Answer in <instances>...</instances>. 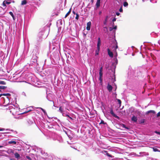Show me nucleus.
<instances>
[{"label":"nucleus","instance_id":"44","mask_svg":"<svg viewBox=\"0 0 160 160\" xmlns=\"http://www.w3.org/2000/svg\"><path fill=\"white\" fill-rule=\"evenodd\" d=\"M145 122V119H141V122L140 123H143Z\"/></svg>","mask_w":160,"mask_h":160},{"label":"nucleus","instance_id":"46","mask_svg":"<svg viewBox=\"0 0 160 160\" xmlns=\"http://www.w3.org/2000/svg\"><path fill=\"white\" fill-rule=\"evenodd\" d=\"M100 123L101 124H106V122H105L103 120H102L101 122Z\"/></svg>","mask_w":160,"mask_h":160},{"label":"nucleus","instance_id":"40","mask_svg":"<svg viewBox=\"0 0 160 160\" xmlns=\"http://www.w3.org/2000/svg\"><path fill=\"white\" fill-rule=\"evenodd\" d=\"M76 16L75 17V19L77 20H78L79 18V15L78 13H76Z\"/></svg>","mask_w":160,"mask_h":160},{"label":"nucleus","instance_id":"27","mask_svg":"<svg viewBox=\"0 0 160 160\" xmlns=\"http://www.w3.org/2000/svg\"><path fill=\"white\" fill-rule=\"evenodd\" d=\"M14 156L15 157L18 159L20 157V155L17 152H16L14 154Z\"/></svg>","mask_w":160,"mask_h":160},{"label":"nucleus","instance_id":"53","mask_svg":"<svg viewBox=\"0 0 160 160\" xmlns=\"http://www.w3.org/2000/svg\"><path fill=\"white\" fill-rule=\"evenodd\" d=\"M128 79H131L130 78H131V77H130V73L129 72H128Z\"/></svg>","mask_w":160,"mask_h":160},{"label":"nucleus","instance_id":"60","mask_svg":"<svg viewBox=\"0 0 160 160\" xmlns=\"http://www.w3.org/2000/svg\"><path fill=\"white\" fill-rule=\"evenodd\" d=\"M113 28H112V27L109 28V30L110 31H112L113 30Z\"/></svg>","mask_w":160,"mask_h":160},{"label":"nucleus","instance_id":"39","mask_svg":"<svg viewBox=\"0 0 160 160\" xmlns=\"http://www.w3.org/2000/svg\"><path fill=\"white\" fill-rule=\"evenodd\" d=\"M59 23H60V25H62V20H58L57 22V23L58 24Z\"/></svg>","mask_w":160,"mask_h":160},{"label":"nucleus","instance_id":"10","mask_svg":"<svg viewBox=\"0 0 160 160\" xmlns=\"http://www.w3.org/2000/svg\"><path fill=\"white\" fill-rule=\"evenodd\" d=\"M99 80L100 81V83L101 84H102V76L103 73L102 72H99Z\"/></svg>","mask_w":160,"mask_h":160},{"label":"nucleus","instance_id":"22","mask_svg":"<svg viewBox=\"0 0 160 160\" xmlns=\"http://www.w3.org/2000/svg\"><path fill=\"white\" fill-rule=\"evenodd\" d=\"M39 108L40 109L42 110V111L44 113V114L45 115H47V116L48 117V118H49V117H48V115H47V112H46L45 111V110L44 109H43L41 108Z\"/></svg>","mask_w":160,"mask_h":160},{"label":"nucleus","instance_id":"34","mask_svg":"<svg viewBox=\"0 0 160 160\" xmlns=\"http://www.w3.org/2000/svg\"><path fill=\"white\" fill-rule=\"evenodd\" d=\"M7 87L5 86H0V90H4L6 89Z\"/></svg>","mask_w":160,"mask_h":160},{"label":"nucleus","instance_id":"38","mask_svg":"<svg viewBox=\"0 0 160 160\" xmlns=\"http://www.w3.org/2000/svg\"><path fill=\"white\" fill-rule=\"evenodd\" d=\"M123 5L124 7H126L128 6V4L127 2H125L123 3Z\"/></svg>","mask_w":160,"mask_h":160},{"label":"nucleus","instance_id":"21","mask_svg":"<svg viewBox=\"0 0 160 160\" xmlns=\"http://www.w3.org/2000/svg\"><path fill=\"white\" fill-rule=\"evenodd\" d=\"M43 38H44L41 37H39L38 35V37L37 38V40L38 42H40L42 40V39Z\"/></svg>","mask_w":160,"mask_h":160},{"label":"nucleus","instance_id":"24","mask_svg":"<svg viewBox=\"0 0 160 160\" xmlns=\"http://www.w3.org/2000/svg\"><path fill=\"white\" fill-rule=\"evenodd\" d=\"M27 122L28 125H31L33 123V121L30 119H28Z\"/></svg>","mask_w":160,"mask_h":160},{"label":"nucleus","instance_id":"35","mask_svg":"<svg viewBox=\"0 0 160 160\" xmlns=\"http://www.w3.org/2000/svg\"><path fill=\"white\" fill-rule=\"evenodd\" d=\"M0 84L5 85L6 84V82L4 81L0 80Z\"/></svg>","mask_w":160,"mask_h":160},{"label":"nucleus","instance_id":"45","mask_svg":"<svg viewBox=\"0 0 160 160\" xmlns=\"http://www.w3.org/2000/svg\"><path fill=\"white\" fill-rule=\"evenodd\" d=\"M130 82V81H128V80L127 82H125V84L127 86H128L129 84V82Z\"/></svg>","mask_w":160,"mask_h":160},{"label":"nucleus","instance_id":"62","mask_svg":"<svg viewBox=\"0 0 160 160\" xmlns=\"http://www.w3.org/2000/svg\"><path fill=\"white\" fill-rule=\"evenodd\" d=\"M12 17V18H13V20H15V18L14 15H13V17Z\"/></svg>","mask_w":160,"mask_h":160},{"label":"nucleus","instance_id":"47","mask_svg":"<svg viewBox=\"0 0 160 160\" xmlns=\"http://www.w3.org/2000/svg\"><path fill=\"white\" fill-rule=\"evenodd\" d=\"M102 68H103L102 67V66L100 68V69L99 71V72H102Z\"/></svg>","mask_w":160,"mask_h":160},{"label":"nucleus","instance_id":"37","mask_svg":"<svg viewBox=\"0 0 160 160\" xmlns=\"http://www.w3.org/2000/svg\"><path fill=\"white\" fill-rule=\"evenodd\" d=\"M122 125L123 128L125 129H129V128L128 127L126 126L125 125V124H122Z\"/></svg>","mask_w":160,"mask_h":160},{"label":"nucleus","instance_id":"19","mask_svg":"<svg viewBox=\"0 0 160 160\" xmlns=\"http://www.w3.org/2000/svg\"><path fill=\"white\" fill-rule=\"evenodd\" d=\"M11 3V2H8L7 0H5L3 2V5L4 6H6V4H9Z\"/></svg>","mask_w":160,"mask_h":160},{"label":"nucleus","instance_id":"5","mask_svg":"<svg viewBox=\"0 0 160 160\" xmlns=\"http://www.w3.org/2000/svg\"><path fill=\"white\" fill-rule=\"evenodd\" d=\"M37 149L39 151H40L41 154L45 157L46 158H48V154L47 152H45L43 150L42 148L37 147Z\"/></svg>","mask_w":160,"mask_h":160},{"label":"nucleus","instance_id":"42","mask_svg":"<svg viewBox=\"0 0 160 160\" xmlns=\"http://www.w3.org/2000/svg\"><path fill=\"white\" fill-rule=\"evenodd\" d=\"M117 101L118 103L120 105H121V101L119 99H117Z\"/></svg>","mask_w":160,"mask_h":160},{"label":"nucleus","instance_id":"59","mask_svg":"<svg viewBox=\"0 0 160 160\" xmlns=\"http://www.w3.org/2000/svg\"><path fill=\"white\" fill-rule=\"evenodd\" d=\"M113 28V29L116 30L117 29V26H114Z\"/></svg>","mask_w":160,"mask_h":160},{"label":"nucleus","instance_id":"61","mask_svg":"<svg viewBox=\"0 0 160 160\" xmlns=\"http://www.w3.org/2000/svg\"><path fill=\"white\" fill-rule=\"evenodd\" d=\"M5 130V129L3 128H0V131H3Z\"/></svg>","mask_w":160,"mask_h":160},{"label":"nucleus","instance_id":"18","mask_svg":"<svg viewBox=\"0 0 160 160\" xmlns=\"http://www.w3.org/2000/svg\"><path fill=\"white\" fill-rule=\"evenodd\" d=\"M5 152L8 154H10L11 153H14L13 150L12 149H9Z\"/></svg>","mask_w":160,"mask_h":160},{"label":"nucleus","instance_id":"51","mask_svg":"<svg viewBox=\"0 0 160 160\" xmlns=\"http://www.w3.org/2000/svg\"><path fill=\"white\" fill-rule=\"evenodd\" d=\"M91 28V27H89L88 26H87L86 27V29L87 30L89 31L90 30Z\"/></svg>","mask_w":160,"mask_h":160},{"label":"nucleus","instance_id":"55","mask_svg":"<svg viewBox=\"0 0 160 160\" xmlns=\"http://www.w3.org/2000/svg\"><path fill=\"white\" fill-rule=\"evenodd\" d=\"M160 116V112H159L157 114V117H158Z\"/></svg>","mask_w":160,"mask_h":160},{"label":"nucleus","instance_id":"17","mask_svg":"<svg viewBox=\"0 0 160 160\" xmlns=\"http://www.w3.org/2000/svg\"><path fill=\"white\" fill-rule=\"evenodd\" d=\"M137 117L134 115L131 118V120L134 122H136L137 121Z\"/></svg>","mask_w":160,"mask_h":160},{"label":"nucleus","instance_id":"29","mask_svg":"<svg viewBox=\"0 0 160 160\" xmlns=\"http://www.w3.org/2000/svg\"><path fill=\"white\" fill-rule=\"evenodd\" d=\"M71 8H70L69 11L66 14L65 18H66L71 13Z\"/></svg>","mask_w":160,"mask_h":160},{"label":"nucleus","instance_id":"6","mask_svg":"<svg viewBox=\"0 0 160 160\" xmlns=\"http://www.w3.org/2000/svg\"><path fill=\"white\" fill-rule=\"evenodd\" d=\"M95 151L96 153L99 154L100 153H103L104 152V154H106L108 156L112 157L111 155L108 153L106 151L103 150V151H101L100 149L98 148L96 149Z\"/></svg>","mask_w":160,"mask_h":160},{"label":"nucleus","instance_id":"23","mask_svg":"<svg viewBox=\"0 0 160 160\" xmlns=\"http://www.w3.org/2000/svg\"><path fill=\"white\" fill-rule=\"evenodd\" d=\"M139 154L141 155V156H143L144 155H148V154L145 152H141L139 153Z\"/></svg>","mask_w":160,"mask_h":160},{"label":"nucleus","instance_id":"56","mask_svg":"<svg viewBox=\"0 0 160 160\" xmlns=\"http://www.w3.org/2000/svg\"><path fill=\"white\" fill-rule=\"evenodd\" d=\"M6 130L7 131H12V132L13 131V130H10V129H6Z\"/></svg>","mask_w":160,"mask_h":160},{"label":"nucleus","instance_id":"1","mask_svg":"<svg viewBox=\"0 0 160 160\" xmlns=\"http://www.w3.org/2000/svg\"><path fill=\"white\" fill-rule=\"evenodd\" d=\"M11 94L9 93L0 94V106L6 107L11 104L10 103L9 97Z\"/></svg>","mask_w":160,"mask_h":160},{"label":"nucleus","instance_id":"3","mask_svg":"<svg viewBox=\"0 0 160 160\" xmlns=\"http://www.w3.org/2000/svg\"><path fill=\"white\" fill-rule=\"evenodd\" d=\"M38 49L39 47L36 46L35 48L34 49L32 52V56L31 60L37 61L39 53Z\"/></svg>","mask_w":160,"mask_h":160},{"label":"nucleus","instance_id":"49","mask_svg":"<svg viewBox=\"0 0 160 160\" xmlns=\"http://www.w3.org/2000/svg\"><path fill=\"white\" fill-rule=\"evenodd\" d=\"M26 158L27 159H28L29 160H31V158L29 156H26Z\"/></svg>","mask_w":160,"mask_h":160},{"label":"nucleus","instance_id":"20","mask_svg":"<svg viewBox=\"0 0 160 160\" xmlns=\"http://www.w3.org/2000/svg\"><path fill=\"white\" fill-rule=\"evenodd\" d=\"M101 0H97L96 5L97 8H98L100 6Z\"/></svg>","mask_w":160,"mask_h":160},{"label":"nucleus","instance_id":"64","mask_svg":"<svg viewBox=\"0 0 160 160\" xmlns=\"http://www.w3.org/2000/svg\"><path fill=\"white\" fill-rule=\"evenodd\" d=\"M22 94L23 95H25V96H26V94H25V92H23L22 93Z\"/></svg>","mask_w":160,"mask_h":160},{"label":"nucleus","instance_id":"52","mask_svg":"<svg viewBox=\"0 0 160 160\" xmlns=\"http://www.w3.org/2000/svg\"><path fill=\"white\" fill-rule=\"evenodd\" d=\"M9 14L12 16V17H13V16L14 15L13 13L12 12H9Z\"/></svg>","mask_w":160,"mask_h":160},{"label":"nucleus","instance_id":"63","mask_svg":"<svg viewBox=\"0 0 160 160\" xmlns=\"http://www.w3.org/2000/svg\"><path fill=\"white\" fill-rule=\"evenodd\" d=\"M72 13H73V14H76V13H75V12L74 11H72Z\"/></svg>","mask_w":160,"mask_h":160},{"label":"nucleus","instance_id":"58","mask_svg":"<svg viewBox=\"0 0 160 160\" xmlns=\"http://www.w3.org/2000/svg\"><path fill=\"white\" fill-rule=\"evenodd\" d=\"M120 13L118 12H116V15H117V16H119L120 15Z\"/></svg>","mask_w":160,"mask_h":160},{"label":"nucleus","instance_id":"43","mask_svg":"<svg viewBox=\"0 0 160 160\" xmlns=\"http://www.w3.org/2000/svg\"><path fill=\"white\" fill-rule=\"evenodd\" d=\"M122 6H121V7H120V9H119V11L121 12H123V9L122 8Z\"/></svg>","mask_w":160,"mask_h":160},{"label":"nucleus","instance_id":"14","mask_svg":"<svg viewBox=\"0 0 160 160\" xmlns=\"http://www.w3.org/2000/svg\"><path fill=\"white\" fill-rule=\"evenodd\" d=\"M58 111L59 112L62 114V115L63 116V114H65L64 112V109L62 106L59 107Z\"/></svg>","mask_w":160,"mask_h":160},{"label":"nucleus","instance_id":"57","mask_svg":"<svg viewBox=\"0 0 160 160\" xmlns=\"http://www.w3.org/2000/svg\"><path fill=\"white\" fill-rule=\"evenodd\" d=\"M104 29H106V32L108 31V28L106 27H104L103 28ZM103 30L105 31V30L103 29Z\"/></svg>","mask_w":160,"mask_h":160},{"label":"nucleus","instance_id":"15","mask_svg":"<svg viewBox=\"0 0 160 160\" xmlns=\"http://www.w3.org/2000/svg\"><path fill=\"white\" fill-rule=\"evenodd\" d=\"M109 17L108 16H106L105 18V20L103 21V24L104 25H106L108 22V19Z\"/></svg>","mask_w":160,"mask_h":160},{"label":"nucleus","instance_id":"32","mask_svg":"<svg viewBox=\"0 0 160 160\" xmlns=\"http://www.w3.org/2000/svg\"><path fill=\"white\" fill-rule=\"evenodd\" d=\"M151 112L152 113H155V111H154V110H150L146 112V114H148V113H151Z\"/></svg>","mask_w":160,"mask_h":160},{"label":"nucleus","instance_id":"36","mask_svg":"<svg viewBox=\"0 0 160 160\" xmlns=\"http://www.w3.org/2000/svg\"><path fill=\"white\" fill-rule=\"evenodd\" d=\"M153 149L154 152H160L157 148H153Z\"/></svg>","mask_w":160,"mask_h":160},{"label":"nucleus","instance_id":"16","mask_svg":"<svg viewBox=\"0 0 160 160\" xmlns=\"http://www.w3.org/2000/svg\"><path fill=\"white\" fill-rule=\"evenodd\" d=\"M107 89L109 92H111L112 89V87L111 85L108 84L107 86Z\"/></svg>","mask_w":160,"mask_h":160},{"label":"nucleus","instance_id":"48","mask_svg":"<svg viewBox=\"0 0 160 160\" xmlns=\"http://www.w3.org/2000/svg\"><path fill=\"white\" fill-rule=\"evenodd\" d=\"M116 18H114L112 20V22H115L116 21ZM113 25H114V22L113 23Z\"/></svg>","mask_w":160,"mask_h":160},{"label":"nucleus","instance_id":"26","mask_svg":"<svg viewBox=\"0 0 160 160\" xmlns=\"http://www.w3.org/2000/svg\"><path fill=\"white\" fill-rule=\"evenodd\" d=\"M100 50V48H97V50L95 51V56H97L98 55L99 52Z\"/></svg>","mask_w":160,"mask_h":160},{"label":"nucleus","instance_id":"41","mask_svg":"<svg viewBox=\"0 0 160 160\" xmlns=\"http://www.w3.org/2000/svg\"><path fill=\"white\" fill-rule=\"evenodd\" d=\"M91 22H88L87 23V26H88V27H91Z\"/></svg>","mask_w":160,"mask_h":160},{"label":"nucleus","instance_id":"30","mask_svg":"<svg viewBox=\"0 0 160 160\" xmlns=\"http://www.w3.org/2000/svg\"><path fill=\"white\" fill-rule=\"evenodd\" d=\"M114 59L115 60V62H112V64L113 65L114 64H115V65H117L118 64V60H117V59L116 58H115Z\"/></svg>","mask_w":160,"mask_h":160},{"label":"nucleus","instance_id":"50","mask_svg":"<svg viewBox=\"0 0 160 160\" xmlns=\"http://www.w3.org/2000/svg\"><path fill=\"white\" fill-rule=\"evenodd\" d=\"M154 132L160 135V132H158L156 131Z\"/></svg>","mask_w":160,"mask_h":160},{"label":"nucleus","instance_id":"13","mask_svg":"<svg viewBox=\"0 0 160 160\" xmlns=\"http://www.w3.org/2000/svg\"><path fill=\"white\" fill-rule=\"evenodd\" d=\"M101 44V41L100 38L99 37L98 39V42L97 44V48H100Z\"/></svg>","mask_w":160,"mask_h":160},{"label":"nucleus","instance_id":"11","mask_svg":"<svg viewBox=\"0 0 160 160\" xmlns=\"http://www.w3.org/2000/svg\"><path fill=\"white\" fill-rule=\"evenodd\" d=\"M108 54L111 58H113V53L110 51V49L108 48L107 49Z\"/></svg>","mask_w":160,"mask_h":160},{"label":"nucleus","instance_id":"28","mask_svg":"<svg viewBox=\"0 0 160 160\" xmlns=\"http://www.w3.org/2000/svg\"><path fill=\"white\" fill-rule=\"evenodd\" d=\"M57 140L59 141V142H63V140L62 137H59L57 138Z\"/></svg>","mask_w":160,"mask_h":160},{"label":"nucleus","instance_id":"54","mask_svg":"<svg viewBox=\"0 0 160 160\" xmlns=\"http://www.w3.org/2000/svg\"><path fill=\"white\" fill-rule=\"evenodd\" d=\"M87 33L86 32V33H85V32H83V36L84 37H86V35L87 34Z\"/></svg>","mask_w":160,"mask_h":160},{"label":"nucleus","instance_id":"12","mask_svg":"<svg viewBox=\"0 0 160 160\" xmlns=\"http://www.w3.org/2000/svg\"><path fill=\"white\" fill-rule=\"evenodd\" d=\"M63 116L67 117V119L68 121L69 120V119L72 120H73L72 118L70 116V115H68V114H63Z\"/></svg>","mask_w":160,"mask_h":160},{"label":"nucleus","instance_id":"2","mask_svg":"<svg viewBox=\"0 0 160 160\" xmlns=\"http://www.w3.org/2000/svg\"><path fill=\"white\" fill-rule=\"evenodd\" d=\"M49 31V29H48V28H47V29L42 28L39 32L38 35L39 37H41L44 38H45L48 36V32Z\"/></svg>","mask_w":160,"mask_h":160},{"label":"nucleus","instance_id":"33","mask_svg":"<svg viewBox=\"0 0 160 160\" xmlns=\"http://www.w3.org/2000/svg\"><path fill=\"white\" fill-rule=\"evenodd\" d=\"M27 1L26 0H23L22 1L21 4L22 5H24L26 4H27Z\"/></svg>","mask_w":160,"mask_h":160},{"label":"nucleus","instance_id":"8","mask_svg":"<svg viewBox=\"0 0 160 160\" xmlns=\"http://www.w3.org/2000/svg\"><path fill=\"white\" fill-rule=\"evenodd\" d=\"M53 95L50 93L47 94V98L49 101L52 102L53 104V106L55 107L54 104V102L52 100Z\"/></svg>","mask_w":160,"mask_h":160},{"label":"nucleus","instance_id":"9","mask_svg":"<svg viewBox=\"0 0 160 160\" xmlns=\"http://www.w3.org/2000/svg\"><path fill=\"white\" fill-rule=\"evenodd\" d=\"M110 113V114L114 117L118 119V120L120 119V118L117 115H116L113 112L112 109V108H110L109 109Z\"/></svg>","mask_w":160,"mask_h":160},{"label":"nucleus","instance_id":"25","mask_svg":"<svg viewBox=\"0 0 160 160\" xmlns=\"http://www.w3.org/2000/svg\"><path fill=\"white\" fill-rule=\"evenodd\" d=\"M8 143L10 144H16L17 142L15 141H10L8 142Z\"/></svg>","mask_w":160,"mask_h":160},{"label":"nucleus","instance_id":"31","mask_svg":"<svg viewBox=\"0 0 160 160\" xmlns=\"http://www.w3.org/2000/svg\"><path fill=\"white\" fill-rule=\"evenodd\" d=\"M151 112L152 113H155V111H154V110H150L146 112V114H148V113H151Z\"/></svg>","mask_w":160,"mask_h":160},{"label":"nucleus","instance_id":"4","mask_svg":"<svg viewBox=\"0 0 160 160\" xmlns=\"http://www.w3.org/2000/svg\"><path fill=\"white\" fill-rule=\"evenodd\" d=\"M52 44L53 46H54L53 48V49H55L56 48V49L59 48L60 44L59 41V40H56L53 39L52 40Z\"/></svg>","mask_w":160,"mask_h":160},{"label":"nucleus","instance_id":"7","mask_svg":"<svg viewBox=\"0 0 160 160\" xmlns=\"http://www.w3.org/2000/svg\"><path fill=\"white\" fill-rule=\"evenodd\" d=\"M30 66H32V67L37 68L38 64L37 62V61H33L31 60L30 63Z\"/></svg>","mask_w":160,"mask_h":160}]
</instances>
